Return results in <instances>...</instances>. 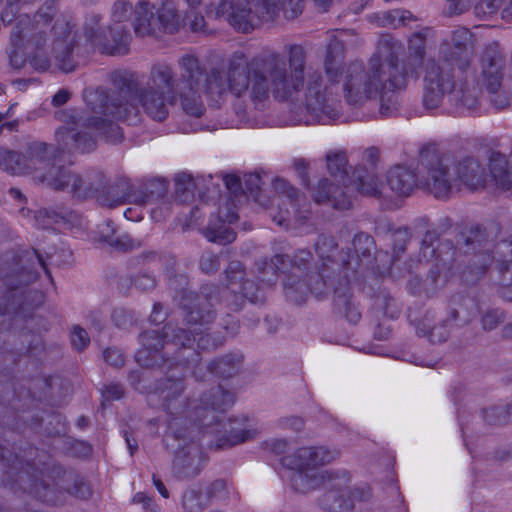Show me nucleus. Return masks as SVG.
<instances>
[{"instance_id":"bb28decb","label":"nucleus","mask_w":512,"mask_h":512,"mask_svg":"<svg viewBox=\"0 0 512 512\" xmlns=\"http://www.w3.org/2000/svg\"><path fill=\"white\" fill-rule=\"evenodd\" d=\"M35 223L39 228L49 229L53 225L70 226L77 221V215L68 208L40 209L34 215Z\"/></svg>"},{"instance_id":"09e8293b","label":"nucleus","mask_w":512,"mask_h":512,"mask_svg":"<svg viewBox=\"0 0 512 512\" xmlns=\"http://www.w3.org/2000/svg\"><path fill=\"white\" fill-rule=\"evenodd\" d=\"M111 319L113 323L122 329L131 327L134 323V314L126 308H115L112 312Z\"/></svg>"},{"instance_id":"0e129e2a","label":"nucleus","mask_w":512,"mask_h":512,"mask_svg":"<svg viewBox=\"0 0 512 512\" xmlns=\"http://www.w3.org/2000/svg\"><path fill=\"white\" fill-rule=\"evenodd\" d=\"M470 6V0H446V9L449 15L461 14Z\"/></svg>"},{"instance_id":"ddd939ff","label":"nucleus","mask_w":512,"mask_h":512,"mask_svg":"<svg viewBox=\"0 0 512 512\" xmlns=\"http://www.w3.org/2000/svg\"><path fill=\"white\" fill-rule=\"evenodd\" d=\"M326 163L329 173L337 179L345 188L335 185L329 179L319 181L315 191L314 200L317 203L330 202L336 209H348L351 206L350 195L359 190H352L351 185L355 184L356 178L348 176V159L343 151H330L326 154Z\"/></svg>"},{"instance_id":"c85d7f7f","label":"nucleus","mask_w":512,"mask_h":512,"mask_svg":"<svg viewBox=\"0 0 512 512\" xmlns=\"http://www.w3.org/2000/svg\"><path fill=\"white\" fill-rule=\"evenodd\" d=\"M433 233H426L422 240V255L425 259L435 258L436 260L446 264L454 258L455 250L450 240L438 241V245L434 247Z\"/></svg>"},{"instance_id":"2f4dec72","label":"nucleus","mask_w":512,"mask_h":512,"mask_svg":"<svg viewBox=\"0 0 512 512\" xmlns=\"http://www.w3.org/2000/svg\"><path fill=\"white\" fill-rule=\"evenodd\" d=\"M156 284V279L150 274H127L119 277L117 288L121 293L128 294L133 286L139 291H150L156 287Z\"/></svg>"},{"instance_id":"0eeeda50","label":"nucleus","mask_w":512,"mask_h":512,"mask_svg":"<svg viewBox=\"0 0 512 512\" xmlns=\"http://www.w3.org/2000/svg\"><path fill=\"white\" fill-rule=\"evenodd\" d=\"M473 58V35L464 27L453 30L440 42L437 59L429 58L422 63L426 109L438 108L458 84L476 82Z\"/></svg>"},{"instance_id":"f257e3e1","label":"nucleus","mask_w":512,"mask_h":512,"mask_svg":"<svg viewBox=\"0 0 512 512\" xmlns=\"http://www.w3.org/2000/svg\"><path fill=\"white\" fill-rule=\"evenodd\" d=\"M290 46H298L304 52L303 84L298 88L297 96L292 99L278 100L288 102L290 111L299 121H314L330 124L341 117V101L335 89L343 74L341 69L344 58L342 43L332 39L327 45L324 61L325 81L320 71H306L307 51L300 44H288L284 54L278 52L286 63L287 72H291L289 62ZM402 45L395 39L384 36L377 45L367 65L359 62L350 63L343 77V94L351 106H360L369 100H379V111L383 116H390L399 106L397 93L407 86V71L400 61Z\"/></svg>"},{"instance_id":"8fccbe9b","label":"nucleus","mask_w":512,"mask_h":512,"mask_svg":"<svg viewBox=\"0 0 512 512\" xmlns=\"http://www.w3.org/2000/svg\"><path fill=\"white\" fill-rule=\"evenodd\" d=\"M376 305L383 308V312L390 318H396L399 315V308L394 298L389 295L380 294L376 298Z\"/></svg>"},{"instance_id":"a19ab883","label":"nucleus","mask_w":512,"mask_h":512,"mask_svg":"<svg viewBox=\"0 0 512 512\" xmlns=\"http://www.w3.org/2000/svg\"><path fill=\"white\" fill-rule=\"evenodd\" d=\"M102 17L98 14H91L86 18L84 24V34L87 40L98 48V41H101L104 36V31L100 27Z\"/></svg>"},{"instance_id":"de8ad7c7","label":"nucleus","mask_w":512,"mask_h":512,"mask_svg":"<svg viewBox=\"0 0 512 512\" xmlns=\"http://www.w3.org/2000/svg\"><path fill=\"white\" fill-rule=\"evenodd\" d=\"M32 489L33 493L43 502L49 504H58L61 502L60 498L56 495L54 488L49 485H45L42 482H35Z\"/></svg>"},{"instance_id":"6e6d98bb","label":"nucleus","mask_w":512,"mask_h":512,"mask_svg":"<svg viewBox=\"0 0 512 512\" xmlns=\"http://www.w3.org/2000/svg\"><path fill=\"white\" fill-rule=\"evenodd\" d=\"M71 342L77 350H83L88 346L90 338L85 329L75 326L71 333Z\"/></svg>"},{"instance_id":"cd10ccee","label":"nucleus","mask_w":512,"mask_h":512,"mask_svg":"<svg viewBox=\"0 0 512 512\" xmlns=\"http://www.w3.org/2000/svg\"><path fill=\"white\" fill-rule=\"evenodd\" d=\"M166 188L163 184H152L146 188H135L128 184L126 203L144 207L148 204L157 203L164 198Z\"/></svg>"},{"instance_id":"9d476101","label":"nucleus","mask_w":512,"mask_h":512,"mask_svg":"<svg viewBox=\"0 0 512 512\" xmlns=\"http://www.w3.org/2000/svg\"><path fill=\"white\" fill-rule=\"evenodd\" d=\"M51 147L43 142H32L24 154L27 161V172H40L37 175L54 190H61L77 199H87L94 196L105 183V177L100 172H89L80 175L70 168L56 166L51 162Z\"/></svg>"},{"instance_id":"f8f14e48","label":"nucleus","mask_w":512,"mask_h":512,"mask_svg":"<svg viewBox=\"0 0 512 512\" xmlns=\"http://www.w3.org/2000/svg\"><path fill=\"white\" fill-rule=\"evenodd\" d=\"M315 250L319 257V265L314 273L317 281L313 291L317 295H326L328 287H332L340 277L354 278L358 271V260H350L339 251L333 237L321 235L315 243Z\"/></svg>"},{"instance_id":"6e6552de","label":"nucleus","mask_w":512,"mask_h":512,"mask_svg":"<svg viewBox=\"0 0 512 512\" xmlns=\"http://www.w3.org/2000/svg\"><path fill=\"white\" fill-rule=\"evenodd\" d=\"M421 183L436 198H447L460 186L477 190L485 185L486 169L479 159L470 154L439 155L432 147L420 154Z\"/></svg>"},{"instance_id":"2eb2a0df","label":"nucleus","mask_w":512,"mask_h":512,"mask_svg":"<svg viewBox=\"0 0 512 512\" xmlns=\"http://www.w3.org/2000/svg\"><path fill=\"white\" fill-rule=\"evenodd\" d=\"M480 72L476 74V82L490 95L491 104L496 109H504L510 99L502 90V82L506 71V59L496 42L485 45L479 57Z\"/></svg>"},{"instance_id":"a878e982","label":"nucleus","mask_w":512,"mask_h":512,"mask_svg":"<svg viewBox=\"0 0 512 512\" xmlns=\"http://www.w3.org/2000/svg\"><path fill=\"white\" fill-rule=\"evenodd\" d=\"M308 282L302 281L299 276L295 274H290L286 281L284 282V293L286 298L295 304H301L304 302L309 293L315 294L317 297L321 295H317L313 291V285L317 281V278H314V273L307 275Z\"/></svg>"},{"instance_id":"4c0bfd02","label":"nucleus","mask_w":512,"mask_h":512,"mask_svg":"<svg viewBox=\"0 0 512 512\" xmlns=\"http://www.w3.org/2000/svg\"><path fill=\"white\" fill-rule=\"evenodd\" d=\"M459 91L461 92V104L470 111H474L479 106V96L481 90L484 89L480 84H458Z\"/></svg>"},{"instance_id":"412c9836","label":"nucleus","mask_w":512,"mask_h":512,"mask_svg":"<svg viewBox=\"0 0 512 512\" xmlns=\"http://www.w3.org/2000/svg\"><path fill=\"white\" fill-rule=\"evenodd\" d=\"M351 279L347 276L340 277L337 283L327 288L326 294L333 291L335 294L334 305L337 311L343 314L350 323L356 324L361 318V313L352 301L349 287Z\"/></svg>"},{"instance_id":"e433bc0d","label":"nucleus","mask_w":512,"mask_h":512,"mask_svg":"<svg viewBox=\"0 0 512 512\" xmlns=\"http://www.w3.org/2000/svg\"><path fill=\"white\" fill-rule=\"evenodd\" d=\"M352 245L356 256L350 255L349 251H344V255L346 258L349 257L350 260L357 259L359 268L364 259L370 258L371 251L374 248V240L370 235L361 232L354 236Z\"/></svg>"},{"instance_id":"c03bdc74","label":"nucleus","mask_w":512,"mask_h":512,"mask_svg":"<svg viewBox=\"0 0 512 512\" xmlns=\"http://www.w3.org/2000/svg\"><path fill=\"white\" fill-rule=\"evenodd\" d=\"M414 20L415 17L410 11L395 9L385 13L383 17V24H389L394 28H398L400 26H406L410 21Z\"/></svg>"},{"instance_id":"f3484780","label":"nucleus","mask_w":512,"mask_h":512,"mask_svg":"<svg viewBox=\"0 0 512 512\" xmlns=\"http://www.w3.org/2000/svg\"><path fill=\"white\" fill-rule=\"evenodd\" d=\"M224 273L226 287L222 290L221 297L231 310L239 311L242 309L245 299L251 303L263 301L260 288L253 281L245 279V271L240 262H230Z\"/></svg>"},{"instance_id":"ea45409f","label":"nucleus","mask_w":512,"mask_h":512,"mask_svg":"<svg viewBox=\"0 0 512 512\" xmlns=\"http://www.w3.org/2000/svg\"><path fill=\"white\" fill-rule=\"evenodd\" d=\"M208 504V496L194 489L184 493L182 499L183 508L187 512H201Z\"/></svg>"},{"instance_id":"79ce46f5","label":"nucleus","mask_w":512,"mask_h":512,"mask_svg":"<svg viewBox=\"0 0 512 512\" xmlns=\"http://www.w3.org/2000/svg\"><path fill=\"white\" fill-rule=\"evenodd\" d=\"M496 262L498 269L503 272L509 269L512 264V237L509 240H504L496 246L495 251Z\"/></svg>"},{"instance_id":"423d86ee","label":"nucleus","mask_w":512,"mask_h":512,"mask_svg":"<svg viewBox=\"0 0 512 512\" xmlns=\"http://www.w3.org/2000/svg\"><path fill=\"white\" fill-rule=\"evenodd\" d=\"M53 5L41 7L35 15L21 17L12 29L10 36V64L15 69L22 68L27 58L32 67L46 71L50 59L46 53L49 32L53 33L52 57L55 65L65 73L75 69L72 52L75 46L73 26L65 19H57L51 27L54 17Z\"/></svg>"},{"instance_id":"37998d69","label":"nucleus","mask_w":512,"mask_h":512,"mask_svg":"<svg viewBox=\"0 0 512 512\" xmlns=\"http://www.w3.org/2000/svg\"><path fill=\"white\" fill-rule=\"evenodd\" d=\"M0 6L3 7L0 18L5 25L11 24L14 20H19L23 17V15H19L20 0H0ZM24 16L27 15L24 14Z\"/></svg>"},{"instance_id":"c9c22d12","label":"nucleus","mask_w":512,"mask_h":512,"mask_svg":"<svg viewBox=\"0 0 512 512\" xmlns=\"http://www.w3.org/2000/svg\"><path fill=\"white\" fill-rule=\"evenodd\" d=\"M128 183L119 181L111 185L106 192L98 197V201L102 206L109 208L126 203Z\"/></svg>"},{"instance_id":"4be33fe9","label":"nucleus","mask_w":512,"mask_h":512,"mask_svg":"<svg viewBox=\"0 0 512 512\" xmlns=\"http://www.w3.org/2000/svg\"><path fill=\"white\" fill-rule=\"evenodd\" d=\"M238 219V215L232 211L227 212L223 217H211L209 223L204 230V235L208 241L226 245L233 242L236 238L235 232L226 225V223H234Z\"/></svg>"},{"instance_id":"f704fd0d","label":"nucleus","mask_w":512,"mask_h":512,"mask_svg":"<svg viewBox=\"0 0 512 512\" xmlns=\"http://www.w3.org/2000/svg\"><path fill=\"white\" fill-rule=\"evenodd\" d=\"M0 168L13 175L26 174L27 161L24 154L0 148Z\"/></svg>"},{"instance_id":"72a5a7b5","label":"nucleus","mask_w":512,"mask_h":512,"mask_svg":"<svg viewBox=\"0 0 512 512\" xmlns=\"http://www.w3.org/2000/svg\"><path fill=\"white\" fill-rule=\"evenodd\" d=\"M440 269L438 266L430 270V274L425 280L418 276H412L408 282V289L414 295L432 296L438 289Z\"/></svg>"},{"instance_id":"7c9ffc66","label":"nucleus","mask_w":512,"mask_h":512,"mask_svg":"<svg viewBox=\"0 0 512 512\" xmlns=\"http://www.w3.org/2000/svg\"><path fill=\"white\" fill-rule=\"evenodd\" d=\"M501 13L504 20L512 21V0H480L474 7V13L479 18H489Z\"/></svg>"},{"instance_id":"b1692460","label":"nucleus","mask_w":512,"mask_h":512,"mask_svg":"<svg viewBox=\"0 0 512 512\" xmlns=\"http://www.w3.org/2000/svg\"><path fill=\"white\" fill-rule=\"evenodd\" d=\"M184 390L185 384L182 377L168 376L155 383L150 395H158L164 409L173 414V403L182 395Z\"/></svg>"},{"instance_id":"052dcab7","label":"nucleus","mask_w":512,"mask_h":512,"mask_svg":"<svg viewBox=\"0 0 512 512\" xmlns=\"http://www.w3.org/2000/svg\"><path fill=\"white\" fill-rule=\"evenodd\" d=\"M103 357L106 363L114 367H120L124 364V355L117 348H108L104 351Z\"/></svg>"},{"instance_id":"9b49d317","label":"nucleus","mask_w":512,"mask_h":512,"mask_svg":"<svg viewBox=\"0 0 512 512\" xmlns=\"http://www.w3.org/2000/svg\"><path fill=\"white\" fill-rule=\"evenodd\" d=\"M340 457V451L326 446L300 447L282 458V464L292 471L291 487L300 493L320 488L333 470H321L320 466L332 463Z\"/></svg>"},{"instance_id":"7ed1b4c3","label":"nucleus","mask_w":512,"mask_h":512,"mask_svg":"<svg viewBox=\"0 0 512 512\" xmlns=\"http://www.w3.org/2000/svg\"><path fill=\"white\" fill-rule=\"evenodd\" d=\"M288 73L286 63L275 50H267L247 60L242 52L234 53L226 70L207 72L197 57L185 55L178 60L179 87L176 89L183 111L200 117L205 111L202 93L211 97L230 92L234 97L255 109L265 108L272 95L275 100L292 99L303 84L304 52L290 46Z\"/></svg>"},{"instance_id":"393cba45","label":"nucleus","mask_w":512,"mask_h":512,"mask_svg":"<svg viewBox=\"0 0 512 512\" xmlns=\"http://www.w3.org/2000/svg\"><path fill=\"white\" fill-rule=\"evenodd\" d=\"M109 37L104 34L101 41H98V49L109 55H123L128 52L130 33L123 26L110 27Z\"/></svg>"},{"instance_id":"864d4df0","label":"nucleus","mask_w":512,"mask_h":512,"mask_svg":"<svg viewBox=\"0 0 512 512\" xmlns=\"http://www.w3.org/2000/svg\"><path fill=\"white\" fill-rule=\"evenodd\" d=\"M430 30L428 28L416 32L413 34L411 39L409 40V49L414 51L415 55L419 58H422L424 55V40L429 34Z\"/></svg>"},{"instance_id":"f03ea898","label":"nucleus","mask_w":512,"mask_h":512,"mask_svg":"<svg viewBox=\"0 0 512 512\" xmlns=\"http://www.w3.org/2000/svg\"><path fill=\"white\" fill-rule=\"evenodd\" d=\"M110 80L116 91L89 88L83 93L90 114L77 108L60 110L56 117L62 123L55 132L59 150L91 152L96 147L95 134L116 143L122 139L117 121L134 125L139 121L137 100L145 114L162 122L176 103V74L171 65L156 63L151 67L146 87L140 88L137 75L129 71H114Z\"/></svg>"},{"instance_id":"aec40b11","label":"nucleus","mask_w":512,"mask_h":512,"mask_svg":"<svg viewBox=\"0 0 512 512\" xmlns=\"http://www.w3.org/2000/svg\"><path fill=\"white\" fill-rule=\"evenodd\" d=\"M363 159L367 162L368 166H359L354 170L356 181L350 188L352 190H359V193L363 195L375 196L379 192V182L376 173L379 150L376 147H369L364 151Z\"/></svg>"},{"instance_id":"39448f33","label":"nucleus","mask_w":512,"mask_h":512,"mask_svg":"<svg viewBox=\"0 0 512 512\" xmlns=\"http://www.w3.org/2000/svg\"><path fill=\"white\" fill-rule=\"evenodd\" d=\"M234 401V393L218 385L190 402L184 416L170 419L166 445L175 447L173 471L178 478L200 474L206 461L198 445L201 433L213 437L210 447L215 449L230 448L257 435L247 421L225 419L224 413Z\"/></svg>"},{"instance_id":"338daca9","label":"nucleus","mask_w":512,"mask_h":512,"mask_svg":"<svg viewBox=\"0 0 512 512\" xmlns=\"http://www.w3.org/2000/svg\"><path fill=\"white\" fill-rule=\"evenodd\" d=\"M266 446L275 454H284L288 449V441L286 439H272L266 442Z\"/></svg>"},{"instance_id":"49530a36","label":"nucleus","mask_w":512,"mask_h":512,"mask_svg":"<svg viewBox=\"0 0 512 512\" xmlns=\"http://www.w3.org/2000/svg\"><path fill=\"white\" fill-rule=\"evenodd\" d=\"M458 317V311L452 310L449 314V317L442 322L441 325L434 326L430 333L429 337L432 342H442L445 341L448 337V329L447 326L451 321H455Z\"/></svg>"},{"instance_id":"680f3d73","label":"nucleus","mask_w":512,"mask_h":512,"mask_svg":"<svg viewBox=\"0 0 512 512\" xmlns=\"http://www.w3.org/2000/svg\"><path fill=\"white\" fill-rule=\"evenodd\" d=\"M227 484L224 480L218 479L212 482L206 492V496L209 498H222L226 494Z\"/></svg>"},{"instance_id":"774afa93","label":"nucleus","mask_w":512,"mask_h":512,"mask_svg":"<svg viewBox=\"0 0 512 512\" xmlns=\"http://www.w3.org/2000/svg\"><path fill=\"white\" fill-rule=\"evenodd\" d=\"M166 319V312L164 311V307L161 303H155L153 306V310L150 314L149 321L152 324H160L164 322Z\"/></svg>"},{"instance_id":"bf43d9fd","label":"nucleus","mask_w":512,"mask_h":512,"mask_svg":"<svg viewBox=\"0 0 512 512\" xmlns=\"http://www.w3.org/2000/svg\"><path fill=\"white\" fill-rule=\"evenodd\" d=\"M67 491L79 499H87L91 496L90 486L82 480H75L72 487H69Z\"/></svg>"},{"instance_id":"13d9d810","label":"nucleus","mask_w":512,"mask_h":512,"mask_svg":"<svg viewBox=\"0 0 512 512\" xmlns=\"http://www.w3.org/2000/svg\"><path fill=\"white\" fill-rule=\"evenodd\" d=\"M503 321V314L498 310L487 311L482 317V325L485 330L496 328Z\"/></svg>"},{"instance_id":"5701e85b","label":"nucleus","mask_w":512,"mask_h":512,"mask_svg":"<svg viewBox=\"0 0 512 512\" xmlns=\"http://www.w3.org/2000/svg\"><path fill=\"white\" fill-rule=\"evenodd\" d=\"M421 170H423L422 165L419 171ZM418 174L419 177L417 178L414 171L410 168L402 165H396L391 168L387 174V184L390 189L398 195L408 196L413 191L417 181L425 187V185L420 181V172H418Z\"/></svg>"},{"instance_id":"4468645a","label":"nucleus","mask_w":512,"mask_h":512,"mask_svg":"<svg viewBox=\"0 0 512 512\" xmlns=\"http://www.w3.org/2000/svg\"><path fill=\"white\" fill-rule=\"evenodd\" d=\"M132 24L139 37H160L178 30L179 17L171 0H161L157 8L148 0H140L134 6Z\"/></svg>"},{"instance_id":"e2e57ef3","label":"nucleus","mask_w":512,"mask_h":512,"mask_svg":"<svg viewBox=\"0 0 512 512\" xmlns=\"http://www.w3.org/2000/svg\"><path fill=\"white\" fill-rule=\"evenodd\" d=\"M102 394L106 400H119L124 395V388L121 384L111 383L104 387Z\"/></svg>"},{"instance_id":"20e7f679","label":"nucleus","mask_w":512,"mask_h":512,"mask_svg":"<svg viewBox=\"0 0 512 512\" xmlns=\"http://www.w3.org/2000/svg\"><path fill=\"white\" fill-rule=\"evenodd\" d=\"M217 294L216 286L203 287L201 294L183 291L180 306L185 311V327L167 324L161 333L157 330L143 332L140 335L142 348L135 355L138 364L169 370L180 367L183 374L192 370L198 381L205 380L209 373L222 378L235 376L242 362L240 355L227 354L215 358L205 367L201 365V353L213 351L224 342L222 337L208 333L209 325L216 317L212 307Z\"/></svg>"},{"instance_id":"1a4fd4ad","label":"nucleus","mask_w":512,"mask_h":512,"mask_svg":"<svg viewBox=\"0 0 512 512\" xmlns=\"http://www.w3.org/2000/svg\"><path fill=\"white\" fill-rule=\"evenodd\" d=\"M315 5L327 11L333 0H313ZM286 19H294L302 12L301 0H219L210 4L207 15L224 18L236 31L249 33L264 22L274 21L280 13Z\"/></svg>"},{"instance_id":"4d7b16f0","label":"nucleus","mask_w":512,"mask_h":512,"mask_svg":"<svg viewBox=\"0 0 512 512\" xmlns=\"http://www.w3.org/2000/svg\"><path fill=\"white\" fill-rule=\"evenodd\" d=\"M483 418L490 425L500 424L506 421V415L501 407H491L483 410Z\"/></svg>"},{"instance_id":"dca6fc26","label":"nucleus","mask_w":512,"mask_h":512,"mask_svg":"<svg viewBox=\"0 0 512 512\" xmlns=\"http://www.w3.org/2000/svg\"><path fill=\"white\" fill-rule=\"evenodd\" d=\"M273 186L277 193L273 203L277 207L270 208L269 214L277 225L289 228L292 223H301L308 218L310 210L304 195L284 179H276Z\"/></svg>"},{"instance_id":"3c124183","label":"nucleus","mask_w":512,"mask_h":512,"mask_svg":"<svg viewBox=\"0 0 512 512\" xmlns=\"http://www.w3.org/2000/svg\"><path fill=\"white\" fill-rule=\"evenodd\" d=\"M200 268L204 273H215L220 268L219 257L212 252H204L200 258Z\"/></svg>"},{"instance_id":"58836bf2","label":"nucleus","mask_w":512,"mask_h":512,"mask_svg":"<svg viewBox=\"0 0 512 512\" xmlns=\"http://www.w3.org/2000/svg\"><path fill=\"white\" fill-rule=\"evenodd\" d=\"M175 195L180 202H188L194 197V181L191 175L180 173L175 177Z\"/></svg>"},{"instance_id":"6ab92c4d","label":"nucleus","mask_w":512,"mask_h":512,"mask_svg":"<svg viewBox=\"0 0 512 512\" xmlns=\"http://www.w3.org/2000/svg\"><path fill=\"white\" fill-rule=\"evenodd\" d=\"M312 260V254L307 249H299L293 258L285 254H276L269 263L263 259L257 263L258 278L263 285L273 286L277 282V271L287 269L293 265L298 269H305Z\"/></svg>"},{"instance_id":"473e14b6","label":"nucleus","mask_w":512,"mask_h":512,"mask_svg":"<svg viewBox=\"0 0 512 512\" xmlns=\"http://www.w3.org/2000/svg\"><path fill=\"white\" fill-rule=\"evenodd\" d=\"M116 229L112 221H105L98 226L100 240L108 243L118 250H130L134 247L133 240L129 235L116 236Z\"/></svg>"},{"instance_id":"603ef678","label":"nucleus","mask_w":512,"mask_h":512,"mask_svg":"<svg viewBox=\"0 0 512 512\" xmlns=\"http://www.w3.org/2000/svg\"><path fill=\"white\" fill-rule=\"evenodd\" d=\"M410 234L407 228H400L391 234L393 249L396 254L402 253L409 242Z\"/></svg>"},{"instance_id":"c756f323","label":"nucleus","mask_w":512,"mask_h":512,"mask_svg":"<svg viewBox=\"0 0 512 512\" xmlns=\"http://www.w3.org/2000/svg\"><path fill=\"white\" fill-rule=\"evenodd\" d=\"M489 167L497 186L502 189H510L512 187V166L508 165L505 155L493 152L490 156Z\"/></svg>"},{"instance_id":"5fc2aeb1","label":"nucleus","mask_w":512,"mask_h":512,"mask_svg":"<svg viewBox=\"0 0 512 512\" xmlns=\"http://www.w3.org/2000/svg\"><path fill=\"white\" fill-rule=\"evenodd\" d=\"M129 383L134 387V389L140 391L141 393L151 394L152 388L150 385L143 384L142 382H146L147 375L141 371H132L128 376Z\"/></svg>"},{"instance_id":"69168bd1","label":"nucleus","mask_w":512,"mask_h":512,"mask_svg":"<svg viewBox=\"0 0 512 512\" xmlns=\"http://www.w3.org/2000/svg\"><path fill=\"white\" fill-rule=\"evenodd\" d=\"M244 184L251 193L258 191L262 185V179L259 174L251 173L245 176Z\"/></svg>"},{"instance_id":"a211bd4d","label":"nucleus","mask_w":512,"mask_h":512,"mask_svg":"<svg viewBox=\"0 0 512 512\" xmlns=\"http://www.w3.org/2000/svg\"><path fill=\"white\" fill-rule=\"evenodd\" d=\"M350 474L346 470H333L321 485L326 489L320 499L321 506L330 512H350L357 492L349 487Z\"/></svg>"},{"instance_id":"a18cd8bd","label":"nucleus","mask_w":512,"mask_h":512,"mask_svg":"<svg viewBox=\"0 0 512 512\" xmlns=\"http://www.w3.org/2000/svg\"><path fill=\"white\" fill-rule=\"evenodd\" d=\"M134 7L127 0H117L111 7V19L115 23L127 21L133 13Z\"/></svg>"}]
</instances>
